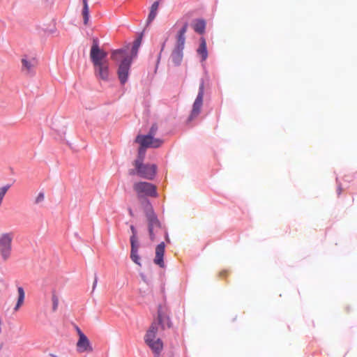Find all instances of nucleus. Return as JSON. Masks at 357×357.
I'll return each mask as SVG.
<instances>
[{
  "mask_svg": "<svg viewBox=\"0 0 357 357\" xmlns=\"http://www.w3.org/2000/svg\"><path fill=\"white\" fill-rule=\"evenodd\" d=\"M171 323L165 309L160 306L158 311V318L155 320L144 336L146 344L155 355H159L163 349V343L157 335L166 327L169 328Z\"/></svg>",
  "mask_w": 357,
  "mask_h": 357,
  "instance_id": "nucleus-1",
  "label": "nucleus"
},
{
  "mask_svg": "<svg viewBox=\"0 0 357 357\" xmlns=\"http://www.w3.org/2000/svg\"><path fill=\"white\" fill-rule=\"evenodd\" d=\"M145 213L148 221L149 236L151 240L153 241L157 234L162 230L161 224L149 202H145Z\"/></svg>",
  "mask_w": 357,
  "mask_h": 357,
  "instance_id": "nucleus-2",
  "label": "nucleus"
},
{
  "mask_svg": "<svg viewBox=\"0 0 357 357\" xmlns=\"http://www.w3.org/2000/svg\"><path fill=\"white\" fill-rule=\"evenodd\" d=\"M110 57L119 67H129L134 59L128 47L113 50Z\"/></svg>",
  "mask_w": 357,
  "mask_h": 357,
  "instance_id": "nucleus-3",
  "label": "nucleus"
},
{
  "mask_svg": "<svg viewBox=\"0 0 357 357\" xmlns=\"http://www.w3.org/2000/svg\"><path fill=\"white\" fill-rule=\"evenodd\" d=\"M133 165L137 168V174L139 176L152 180L156 173L155 165H144L142 159H137L135 160Z\"/></svg>",
  "mask_w": 357,
  "mask_h": 357,
  "instance_id": "nucleus-4",
  "label": "nucleus"
},
{
  "mask_svg": "<svg viewBox=\"0 0 357 357\" xmlns=\"http://www.w3.org/2000/svg\"><path fill=\"white\" fill-rule=\"evenodd\" d=\"M133 189L139 198L144 197H156V187L148 182H136Z\"/></svg>",
  "mask_w": 357,
  "mask_h": 357,
  "instance_id": "nucleus-5",
  "label": "nucleus"
},
{
  "mask_svg": "<svg viewBox=\"0 0 357 357\" xmlns=\"http://www.w3.org/2000/svg\"><path fill=\"white\" fill-rule=\"evenodd\" d=\"M107 53L100 49L98 45V39H93V45L90 51V58L95 66H100L102 61L106 58Z\"/></svg>",
  "mask_w": 357,
  "mask_h": 357,
  "instance_id": "nucleus-6",
  "label": "nucleus"
},
{
  "mask_svg": "<svg viewBox=\"0 0 357 357\" xmlns=\"http://www.w3.org/2000/svg\"><path fill=\"white\" fill-rule=\"evenodd\" d=\"M12 241L13 234L11 233L3 234L0 236V254L4 261L10 256Z\"/></svg>",
  "mask_w": 357,
  "mask_h": 357,
  "instance_id": "nucleus-7",
  "label": "nucleus"
},
{
  "mask_svg": "<svg viewBox=\"0 0 357 357\" xmlns=\"http://www.w3.org/2000/svg\"><path fill=\"white\" fill-rule=\"evenodd\" d=\"M136 142L139 143L142 147L158 148L162 144L163 141L160 139L154 138L151 135H138L136 138Z\"/></svg>",
  "mask_w": 357,
  "mask_h": 357,
  "instance_id": "nucleus-8",
  "label": "nucleus"
},
{
  "mask_svg": "<svg viewBox=\"0 0 357 357\" xmlns=\"http://www.w3.org/2000/svg\"><path fill=\"white\" fill-rule=\"evenodd\" d=\"M204 93V84L202 82L200 84L198 95L193 103L192 109L191 111V114L189 116V120H192L196 118L200 113L201 109L203 105V98Z\"/></svg>",
  "mask_w": 357,
  "mask_h": 357,
  "instance_id": "nucleus-9",
  "label": "nucleus"
},
{
  "mask_svg": "<svg viewBox=\"0 0 357 357\" xmlns=\"http://www.w3.org/2000/svg\"><path fill=\"white\" fill-rule=\"evenodd\" d=\"M77 349L79 353L91 352L93 351L91 343L84 334L80 335V337L77 342Z\"/></svg>",
  "mask_w": 357,
  "mask_h": 357,
  "instance_id": "nucleus-10",
  "label": "nucleus"
},
{
  "mask_svg": "<svg viewBox=\"0 0 357 357\" xmlns=\"http://www.w3.org/2000/svg\"><path fill=\"white\" fill-rule=\"evenodd\" d=\"M165 245L164 242H161L155 248V256L153 261L156 265L159 266L161 268L165 267V263L163 260L165 255Z\"/></svg>",
  "mask_w": 357,
  "mask_h": 357,
  "instance_id": "nucleus-11",
  "label": "nucleus"
},
{
  "mask_svg": "<svg viewBox=\"0 0 357 357\" xmlns=\"http://www.w3.org/2000/svg\"><path fill=\"white\" fill-rule=\"evenodd\" d=\"M188 30V24L185 23L176 35V42L174 48L184 49L185 37V34Z\"/></svg>",
  "mask_w": 357,
  "mask_h": 357,
  "instance_id": "nucleus-12",
  "label": "nucleus"
},
{
  "mask_svg": "<svg viewBox=\"0 0 357 357\" xmlns=\"http://www.w3.org/2000/svg\"><path fill=\"white\" fill-rule=\"evenodd\" d=\"M197 53L200 56L202 62L204 61L208 57L206 41L204 37L200 38V43L197 50Z\"/></svg>",
  "mask_w": 357,
  "mask_h": 357,
  "instance_id": "nucleus-13",
  "label": "nucleus"
},
{
  "mask_svg": "<svg viewBox=\"0 0 357 357\" xmlns=\"http://www.w3.org/2000/svg\"><path fill=\"white\" fill-rule=\"evenodd\" d=\"M183 57V49L174 48L171 54V60L174 65L179 66Z\"/></svg>",
  "mask_w": 357,
  "mask_h": 357,
  "instance_id": "nucleus-14",
  "label": "nucleus"
},
{
  "mask_svg": "<svg viewBox=\"0 0 357 357\" xmlns=\"http://www.w3.org/2000/svg\"><path fill=\"white\" fill-rule=\"evenodd\" d=\"M17 294H18V298H17V303L14 307L15 312L18 311L19 309L20 308V307L22 305H23L24 298H25V292H24V289L22 287H17Z\"/></svg>",
  "mask_w": 357,
  "mask_h": 357,
  "instance_id": "nucleus-15",
  "label": "nucleus"
},
{
  "mask_svg": "<svg viewBox=\"0 0 357 357\" xmlns=\"http://www.w3.org/2000/svg\"><path fill=\"white\" fill-rule=\"evenodd\" d=\"M142 36L141 35V36H138L134 40V42L132 43V47L131 51L129 53L132 55V56L134 59H135L137 56L139 47L142 44Z\"/></svg>",
  "mask_w": 357,
  "mask_h": 357,
  "instance_id": "nucleus-16",
  "label": "nucleus"
},
{
  "mask_svg": "<svg viewBox=\"0 0 357 357\" xmlns=\"http://www.w3.org/2000/svg\"><path fill=\"white\" fill-rule=\"evenodd\" d=\"M159 2L155 1L151 6L150 13L147 18V23H151L156 17Z\"/></svg>",
  "mask_w": 357,
  "mask_h": 357,
  "instance_id": "nucleus-17",
  "label": "nucleus"
},
{
  "mask_svg": "<svg viewBox=\"0 0 357 357\" xmlns=\"http://www.w3.org/2000/svg\"><path fill=\"white\" fill-rule=\"evenodd\" d=\"M128 70H129V68H119L118 69L117 74H118V76H119L121 83L123 84H125L128 79V74H129Z\"/></svg>",
  "mask_w": 357,
  "mask_h": 357,
  "instance_id": "nucleus-18",
  "label": "nucleus"
},
{
  "mask_svg": "<svg viewBox=\"0 0 357 357\" xmlns=\"http://www.w3.org/2000/svg\"><path fill=\"white\" fill-rule=\"evenodd\" d=\"M195 32L199 33H203L205 31L206 23L203 20H199L195 22L193 26Z\"/></svg>",
  "mask_w": 357,
  "mask_h": 357,
  "instance_id": "nucleus-19",
  "label": "nucleus"
},
{
  "mask_svg": "<svg viewBox=\"0 0 357 357\" xmlns=\"http://www.w3.org/2000/svg\"><path fill=\"white\" fill-rule=\"evenodd\" d=\"M82 15L84 17V24H87L89 18V10L87 0H83Z\"/></svg>",
  "mask_w": 357,
  "mask_h": 357,
  "instance_id": "nucleus-20",
  "label": "nucleus"
},
{
  "mask_svg": "<svg viewBox=\"0 0 357 357\" xmlns=\"http://www.w3.org/2000/svg\"><path fill=\"white\" fill-rule=\"evenodd\" d=\"M95 73L102 80H107L109 78L108 68H98Z\"/></svg>",
  "mask_w": 357,
  "mask_h": 357,
  "instance_id": "nucleus-21",
  "label": "nucleus"
},
{
  "mask_svg": "<svg viewBox=\"0 0 357 357\" xmlns=\"http://www.w3.org/2000/svg\"><path fill=\"white\" fill-rule=\"evenodd\" d=\"M22 62L24 67H33L38 65V61L33 58L29 60L26 59H22Z\"/></svg>",
  "mask_w": 357,
  "mask_h": 357,
  "instance_id": "nucleus-22",
  "label": "nucleus"
},
{
  "mask_svg": "<svg viewBox=\"0 0 357 357\" xmlns=\"http://www.w3.org/2000/svg\"><path fill=\"white\" fill-rule=\"evenodd\" d=\"M130 259L132 261L139 266H142L140 262V257L138 255V250L136 251H130Z\"/></svg>",
  "mask_w": 357,
  "mask_h": 357,
  "instance_id": "nucleus-23",
  "label": "nucleus"
},
{
  "mask_svg": "<svg viewBox=\"0 0 357 357\" xmlns=\"http://www.w3.org/2000/svg\"><path fill=\"white\" fill-rule=\"evenodd\" d=\"M130 244H131V250L130 251H136L139 250V243L137 241V238L135 236L130 237Z\"/></svg>",
  "mask_w": 357,
  "mask_h": 357,
  "instance_id": "nucleus-24",
  "label": "nucleus"
},
{
  "mask_svg": "<svg viewBox=\"0 0 357 357\" xmlns=\"http://www.w3.org/2000/svg\"><path fill=\"white\" fill-rule=\"evenodd\" d=\"M52 310L54 312H55L57 310L58 305H59V298L55 294H52Z\"/></svg>",
  "mask_w": 357,
  "mask_h": 357,
  "instance_id": "nucleus-25",
  "label": "nucleus"
},
{
  "mask_svg": "<svg viewBox=\"0 0 357 357\" xmlns=\"http://www.w3.org/2000/svg\"><path fill=\"white\" fill-rule=\"evenodd\" d=\"M9 188V186L7 185V186H3V187H1L0 188V206L2 204V202H3V199L6 193V192L8 191Z\"/></svg>",
  "mask_w": 357,
  "mask_h": 357,
  "instance_id": "nucleus-26",
  "label": "nucleus"
},
{
  "mask_svg": "<svg viewBox=\"0 0 357 357\" xmlns=\"http://www.w3.org/2000/svg\"><path fill=\"white\" fill-rule=\"evenodd\" d=\"M44 199H45L44 193L43 192H40L37 195V197H36L35 203L36 204H39V203L43 202Z\"/></svg>",
  "mask_w": 357,
  "mask_h": 357,
  "instance_id": "nucleus-27",
  "label": "nucleus"
},
{
  "mask_svg": "<svg viewBox=\"0 0 357 357\" xmlns=\"http://www.w3.org/2000/svg\"><path fill=\"white\" fill-rule=\"evenodd\" d=\"M145 149L146 147H142V146H140L139 149V157L137 159L142 158L143 160L144 155L145 154Z\"/></svg>",
  "mask_w": 357,
  "mask_h": 357,
  "instance_id": "nucleus-28",
  "label": "nucleus"
},
{
  "mask_svg": "<svg viewBox=\"0 0 357 357\" xmlns=\"http://www.w3.org/2000/svg\"><path fill=\"white\" fill-rule=\"evenodd\" d=\"M158 130V126L156 125H153L150 129L149 133L148 135H151L153 137L155 135Z\"/></svg>",
  "mask_w": 357,
  "mask_h": 357,
  "instance_id": "nucleus-29",
  "label": "nucleus"
},
{
  "mask_svg": "<svg viewBox=\"0 0 357 357\" xmlns=\"http://www.w3.org/2000/svg\"><path fill=\"white\" fill-rule=\"evenodd\" d=\"M130 229L132 233V235L131 236L137 237V231L133 225L130 226Z\"/></svg>",
  "mask_w": 357,
  "mask_h": 357,
  "instance_id": "nucleus-30",
  "label": "nucleus"
},
{
  "mask_svg": "<svg viewBox=\"0 0 357 357\" xmlns=\"http://www.w3.org/2000/svg\"><path fill=\"white\" fill-rule=\"evenodd\" d=\"M129 174L130 175L137 174V168L135 167V169H130V170H129Z\"/></svg>",
  "mask_w": 357,
  "mask_h": 357,
  "instance_id": "nucleus-31",
  "label": "nucleus"
},
{
  "mask_svg": "<svg viewBox=\"0 0 357 357\" xmlns=\"http://www.w3.org/2000/svg\"><path fill=\"white\" fill-rule=\"evenodd\" d=\"M77 333H78L79 338L80 335H82V334H84V333L81 331V330L79 328H77Z\"/></svg>",
  "mask_w": 357,
  "mask_h": 357,
  "instance_id": "nucleus-32",
  "label": "nucleus"
},
{
  "mask_svg": "<svg viewBox=\"0 0 357 357\" xmlns=\"http://www.w3.org/2000/svg\"><path fill=\"white\" fill-rule=\"evenodd\" d=\"M342 190V188H341L340 186V187H338V189H337V193H338V195H340V194H341Z\"/></svg>",
  "mask_w": 357,
  "mask_h": 357,
  "instance_id": "nucleus-33",
  "label": "nucleus"
},
{
  "mask_svg": "<svg viewBox=\"0 0 357 357\" xmlns=\"http://www.w3.org/2000/svg\"><path fill=\"white\" fill-rule=\"evenodd\" d=\"M96 284H97V278H95V280H94V282H93V289L95 288Z\"/></svg>",
  "mask_w": 357,
  "mask_h": 357,
  "instance_id": "nucleus-34",
  "label": "nucleus"
},
{
  "mask_svg": "<svg viewBox=\"0 0 357 357\" xmlns=\"http://www.w3.org/2000/svg\"><path fill=\"white\" fill-rule=\"evenodd\" d=\"M129 213H130V215H133V214H132V210H131V209H130V210H129Z\"/></svg>",
  "mask_w": 357,
  "mask_h": 357,
  "instance_id": "nucleus-35",
  "label": "nucleus"
}]
</instances>
